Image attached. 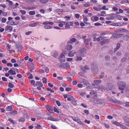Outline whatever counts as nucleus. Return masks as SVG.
I'll return each instance as SVG.
<instances>
[{
	"mask_svg": "<svg viewBox=\"0 0 129 129\" xmlns=\"http://www.w3.org/2000/svg\"><path fill=\"white\" fill-rule=\"evenodd\" d=\"M35 128L37 129H42V128L41 126L40 125L37 124L35 126Z\"/></svg>",
	"mask_w": 129,
	"mask_h": 129,
	"instance_id": "43",
	"label": "nucleus"
},
{
	"mask_svg": "<svg viewBox=\"0 0 129 129\" xmlns=\"http://www.w3.org/2000/svg\"><path fill=\"white\" fill-rule=\"evenodd\" d=\"M104 38L103 37H100L99 38H96V40L100 42V43L103 41Z\"/></svg>",
	"mask_w": 129,
	"mask_h": 129,
	"instance_id": "22",
	"label": "nucleus"
},
{
	"mask_svg": "<svg viewBox=\"0 0 129 129\" xmlns=\"http://www.w3.org/2000/svg\"><path fill=\"white\" fill-rule=\"evenodd\" d=\"M90 3H93L94 4H95L97 2V1L96 0H91L90 1Z\"/></svg>",
	"mask_w": 129,
	"mask_h": 129,
	"instance_id": "57",
	"label": "nucleus"
},
{
	"mask_svg": "<svg viewBox=\"0 0 129 129\" xmlns=\"http://www.w3.org/2000/svg\"><path fill=\"white\" fill-rule=\"evenodd\" d=\"M98 18L99 17H98L93 16L91 17L90 19L92 21L95 22L98 21Z\"/></svg>",
	"mask_w": 129,
	"mask_h": 129,
	"instance_id": "9",
	"label": "nucleus"
},
{
	"mask_svg": "<svg viewBox=\"0 0 129 129\" xmlns=\"http://www.w3.org/2000/svg\"><path fill=\"white\" fill-rule=\"evenodd\" d=\"M8 121L11 122L13 124H14V121L12 120V119L11 118H9L8 119Z\"/></svg>",
	"mask_w": 129,
	"mask_h": 129,
	"instance_id": "59",
	"label": "nucleus"
},
{
	"mask_svg": "<svg viewBox=\"0 0 129 129\" xmlns=\"http://www.w3.org/2000/svg\"><path fill=\"white\" fill-rule=\"evenodd\" d=\"M40 2L43 3H45L47 2L48 0H39Z\"/></svg>",
	"mask_w": 129,
	"mask_h": 129,
	"instance_id": "49",
	"label": "nucleus"
},
{
	"mask_svg": "<svg viewBox=\"0 0 129 129\" xmlns=\"http://www.w3.org/2000/svg\"><path fill=\"white\" fill-rule=\"evenodd\" d=\"M76 122L80 125H83V122L79 119H78Z\"/></svg>",
	"mask_w": 129,
	"mask_h": 129,
	"instance_id": "46",
	"label": "nucleus"
},
{
	"mask_svg": "<svg viewBox=\"0 0 129 129\" xmlns=\"http://www.w3.org/2000/svg\"><path fill=\"white\" fill-rule=\"evenodd\" d=\"M63 66L65 69H67L70 68V66L68 63H66L63 64Z\"/></svg>",
	"mask_w": 129,
	"mask_h": 129,
	"instance_id": "24",
	"label": "nucleus"
},
{
	"mask_svg": "<svg viewBox=\"0 0 129 129\" xmlns=\"http://www.w3.org/2000/svg\"><path fill=\"white\" fill-rule=\"evenodd\" d=\"M66 54L67 52H65L64 53L63 52L60 54V56L59 58L58 59L60 61V62H64L66 60L65 59H60L62 58H65V55H66Z\"/></svg>",
	"mask_w": 129,
	"mask_h": 129,
	"instance_id": "2",
	"label": "nucleus"
},
{
	"mask_svg": "<svg viewBox=\"0 0 129 129\" xmlns=\"http://www.w3.org/2000/svg\"><path fill=\"white\" fill-rule=\"evenodd\" d=\"M90 40V39H86L84 40V43L86 45H88Z\"/></svg>",
	"mask_w": 129,
	"mask_h": 129,
	"instance_id": "31",
	"label": "nucleus"
},
{
	"mask_svg": "<svg viewBox=\"0 0 129 129\" xmlns=\"http://www.w3.org/2000/svg\"><path fill=\"white\" fill-rule=\"evenodd\" d=\"M43 85L41 82H37L35 86H37V89L39 90H41V88L42 87Z\"/></svg>",
	"mask_w": 129,
	"mask_h": 129,
	"instance_id": "4",
	"label": "nucleus"
},
{
	"mask_svg": "<svg viewBox=\"0 0 129 129\" xmlns=\"http://www.w3.org/2000/svg\"><path fill=\"white\" fill-rule=\"evenodd\" d=\"M65 21H62L58 22V25L60 27H62L65 25Z\"/></svg>",
	"mask_w": 129,
	"mask_h": 129,
	"instance_id": "18",
	"label": "nucleus"
},
{
	"mask_svg": "<svg viewBox=\"0 0 129 129\" xmlns=\"http://www.w3.org/2000/svg\"><path fill=\"white\" fill-rule=\"evenodd\" d=\"M53 57L56 58L58 56V54L56 51H53L51 53Z\"/></svg>",
	"mask_w": 129,
	"mask_h": 129,
	"instance_id": "20",
	"label": "nucleus"
},
{
	"mask_svg": "<svg viewBox=\"0 0 129 129\" xmlns=\"http://www.w3.org/2000/svg\"><path fill=\"white\" fill-rule=\"evenodd\" d=\"M6 1L9 3V5L10 6H12L13 4V2L9 0H6Z\"/></svg>",
	"mask_w": 129,
	"mask_h": 129,
	"instance_id": "38",
	"label": "nucleus"
},
{
	"mask_svg": "<svg viewBox=\"0 0 129 129\" xmlns=\"http://www.w3.org/2000/svg\"><path fill=\"white\" fill-rule=\"evenodd\" d=\"M47 119L49 120H50L54 121H58V119H56L52 117H48V118Z\"/></svg>",
	"mask_w": 129,
	"mask_h": 129,
	"instance_id": "23",
	"label": "nucleus"
},
{
	"mask_svg": "<svg viewBox=\"0 0 129 129\" xmlns=\"http://www.w3.org/2000/svg\"><path fill=\"white\" fill-rule=\"evenodd\" d=\"M20 12L22 14L24 15L25 14L26 12L25 11L23 10H20Z\"/></svg>",
	"mask_w": 129,
	"mask_h": 129,
	"instance_id": "54",
	"label": "nucleus"
},
{
	"mask_svg": "<svg viewBox=\"0 0 129 129\" xmlns=\"http://www.w3.org/2000/svg\"><path fill=\"white\" fill-rule=\"evenodd\" d=\"M101 82V80H95L94 81V83L92 84V85L93 86H94L95 85V84L98 85Z\"/></svg>",
	"mask_w": 129,
	"mask_h": 129,
	"instance_id": "11",
	"label": "nucleus"
},
{
	"mask_svg": "<svg viewBox=\"0 0 129 129\" xmlns=\"http://www.w3.org/2000/svg\"><path fill=\"white\" fill-rule=\"evenodd\" d=\"M72 90V88H71L70 87H68L66 88V91H69L71 90Z\"/></svg>",
	"mask_w": 129,
	"mask_h": 129,
	"instance_id": "60",
	"label": "nucleus"
},
{
	"mask_svg": "<svg viewBox=\"0 0 129 129\" xmlns=\"http://www.w3.org/2000/svg\"><path fill=\"white\" fill-rule=\"evenodd\" d=\"M71 18V16H66L64 17V18L66 19V20L68 21L70 20Z\"/></svg>",
	"mask_w": 129,
	"mask_h": 129,
	"instance_id": "44",
	"label": "nucleus"
},
{
	"mask_svg": "<svg viewBox=\"0 0 129 129\" xmlns=\"http://www.w3.org/2000/svg\"><path fill=\"white\" fill-rule=\"evenodd\" d=\"M92 70L93 71L95 72V73H96L98 70V68L97 67L95 66L94 67H93V66H92Z\"/></svg>",
	"mask_w": 129,
	"mask_h": 129,
	"instance_id": "25",
	"label": "nucleus"
},
{
	"mask_svg": "<svg viewBox=\"0 0 129 129\" xmlns=\"http://www.w3.org/2000/svg\"><path fill=\"white\" fill-rule=\"evenodd\" d=\"M93 101L95 104H101L102 103L103 101L101 99H99L97 98H93Z\"/></svg>",
	"mask_w": 129,
	"mask_h": 129,
	"instance_id": "5",
	"label": "nucleus"
},
{
	"mask_svg": "<svg viewBox=\"0 0 129 129\" xmlns=\"http://www.w3.org/2000/svg\"><path fill=\"white\" fill-rule=\"evenodd\" d=\"M46 108L49 112L51 113H53V108L49 105H47L46 106Z\"/></svg>",
	"mask_w": 129,
	"mask_h": 129,
	"instance_id": "8",
	"label": "nucleus"
},
{
	"mask_svg": "<svg viewBox=\"0 0 129 129\" xmlns=\"http://www.w3.org/2000/svg\"><path fill=\"white\" fill-rule=\"evenodd\" d=\"M51 127L52 129H57V128L55 126L53 125H51Z\"/></svg>",
	"mask_w": 129,
	"mask_h": 129,
	"instance_id": "64",
	"label": "nucleus"
},
{
	"mask_svg": "<svg viewBox=\"0 0 129 129\" xmlns=\"http://www.w3.org/2000/svg\"><path fill=\"white\" fill-rule=\"evenodd\" d=\"M12 69H12V68L8 72L11 75H15L16 74L15 71H13Z\"/></svg>",
	"mask_w": 129,
	"mask_h": 129,
	"instance_id": "15",
	"label": "nucleus"
},
{
	"mask_svg": "<svg viewBox=\"0 0 129 129\" xmlns=\"http://www.w3.org/2000/svg\"><path fill=\"white\" fill-rule=\"evenodd\" d=\"M65 27L67 29L70 28L71 26H73L74 23L72 21H65Z\"/></svg>",
	"mask_w": 129,
	"mask_h": 129,
	"instance_id": "3",
	"label": "nucleus"
},
{
	"mask_svg": "<svg viewBox=\"0 0 129 129\" xmlns=\"http://www.w3.org/2000/svg\"><path fill=\"white\" fill-rule=\"evenodd\" d=\"M11 22H10V25H16L17 24H16L15 23V22H14L12 20H10Z\"/></svg>",
	"mask_w": 129,
	"mask_h": 129,
	"instance_id": "51",
	"label": "nucleus"
},
{
	"mask_svg": "<svg viewBox=\"0 0 129 129\" xmlns=\"http://www.w3.org/2000/svg\"><path fill=\"white\" fill-rule=\"evenodd\" d=\"M86 49L85 48H83L77 51V55L82 56H85L86 55Z\"/></svg>",
	"mask_w": 129,
	"mask_h": 129,
	"instance_id": "1",
	"label": "nucleus"
},
{
	"mask_svg": "<svg viewBox=\"0 0 129 129\" xmlns=\"http://www.w3.org/2000/svg\"><path fill=\"white\" fill-rule=\"evenodd\" d=\"M29 14L31 15H34L35 14V12L34 11H30L29 12Z\"/></svg>",
	"mask_w": 129,
	"mask_h": 129,
	"instance_id": "48",
	"label": "nucleus"
},
{
	"mask_svg": "<svg viewBox=\"0 0 129 129\" xmlns=\"http://www.w3.org/2000/svg\"><path fill=\"white\" fill-rule=\"evenodd\" d=\"M71 117L74 121L76 122L79 119L78 117H75L74 116H72Z\"/></svg>",
	"mask_w": 129,
	"mask_h": 129,
	"instance_id": "37",
	"label": "nucleus"
},
{
	"mask_svg": "<svg viewBox=\"0 0 129 129\" xmlns=\"http://www.w3.org/2000/svg\"><path fill=\"white\" fill-rule=\"evenodd\" d=\"M101 10H109V9L108 8H106V6H103V7L101 8Z\"/></svg>",
	"mask_w": 129,
	"mask_h": 129,
	"instance_id": "50",
	"label": "nucleus"
},
{
	"mask_svg": "<svg viewBox=\"0 0 129 129\" xmlns=\"http://www.w3.org/2000/svg\"><path fill=\"white\" fill-rule=\"evenodd\" d=\"M32 33V31H28V32H26L25 33V35H28Z\"/></svg>",
	"mask_w": 129,
	"mask_h": 129,
	"instance_id": "63",
	"label": "nucleus"
},
{
	"mask_svg": "<svg viewBox=\"0 0 129 129\" xmlns=\"http://www.w3.org/2000/svg\"><path fill=\"white\" fill-rule=\"evenodd\" d=\"M123 39L126 40H129V35L124 36L123 37Z\"/></svg>",
	"mask_w": 129,
	"mask_h": 129,
	"instance_id": "32",
	"label": "nucleus"
},
{
	"mask_svg": "<svg viewBox=\"0 0 129 129\" xmlns=\"http://www.w3.org/2000/svg\"><path fill=\"white\" fill-rule=\"evenodd\" d=\"M74 98L72 96L69 95V97H68L67 100L68 101H72L74 100Z\"/></svg>",
	"mask_w": 129,
	"mask_h": 129,
	"instance_id": "34",
	"label": "nucleus"
},
{
	"mask_svg": "<svg viewBox=\"0 0 129 129\" xmlns=\"http://www.w3.org/2000/svg\"><path fill=\"white\" fill-rule=\"evenodd\" d=\"M42 82L43 83H46L47 82V79L45 77H43L42 78Z\"/></svg>",
	"mask_w": 129,
	"mask_h": 129,
	"instance_id": "42",
	"label": "nucleus"
},
{
	"mask_svg": "<svg viewBox=\"0 0 129 129\" xmlns=\"http://www.w3.org/2000/svg\"><path fill=\"white\" fill-rule=\"evenodd\" d=\"M73 48V46L71 45H68L66 47V49L68 51L71 50Z\"/></svg>",
	"mask_w": 129,
	"mask_h": 129,
	"instance_id": "19",
	"label": "nucleus"
},
{
	"mask_svg": "<svg viewBox=\"0 0 129 129\" xmlns=\"http://www.w3.org/2000/svg\"><path fill=\"white\" fill-rule=\"evenodd\" d=\"M7 20V19L6 18H2L1 21L3 23H5Z\"/></svg>",
	"mask_w": 129,
	"mask_h": 129,
	"instance_id": "53",
	"label": "nucleus"
},
{
	"mask_svg": "<svg viewBox=\"0 0 129 129\" xmlns=\"http://www.w3.org/2000/svg\"><path fill=\"white\" fill-rule=\"evenodd\" d=\"M46 89L48 91H50L51 92H54V91L51 88H47Z\"/></svg>",
	"mask_w": 129,
	"mask_h": 129,
	"instance_id": "55",
	"label": "nucleus"
},
{
	"mask_svg": "<svg viewBox=\"0 0 129 129\" xmlns=\"http://www.w3.org/2000/svg\"><path fill=\"white\" fill-rule=\"evenodd\" d=\"M75 57L76 58L75 60L77 61H81L82 59V58L81 56H78L77 55Z\"/></svg>",
	"mask_w": 129,
	"mask_h": 129,
	"instance_id": "27",
	"label": "nucleus"
},
{
	"mask_svg": "<svg viewBox=\"0 0 129 129\" xmlns=\"http://www.w3.org/2000/svg\"><path fill=\"white\" fill-rule=\"evenodd\" d=\"M101 5H98L97 7H93V9L96 11H101Z\"/></svg>",
	"mask_w": 129,
	"mask_h": 129,
	"instance_id": "14",
	"label": "nucleus"
},
{
	"mask_svg": "<svg viewBox=\"0 0 129 129\" xmlns=\"http://www.w3.org/2000/svg\"><path fill=\"white\" fill-rule=\"evenodd\" d=\"M120 47V45L119 43H118L117 44V46L114 49V51L116 52L118 49Z\"/></svg>",
	"mask_w": 129,
	"mask_h": 129,
	"instance_id": "35",
	"label": "nucleus"
},
{
	"mask_svg": "<svg viewBox=\"0 0 129 129\" xmlns=\"http://www.w3.org/2000/svg\"><path fill=\"white\" fill-rule=\"evenodd\" d=\"M17 48L18 49V50H21L22 48V45L20 44H19L17 46Z\"/></svg>",
	"mask_w": 129,
	"mask_h": 129,
	"instance_id": "30",
	"label": "nucleus"
},
{
	"mask_svg": "<svg viewBox=\"0 0 129 129\" xmlns=\"http://www.w3.org/2000/svg\"><path fill=\"white\" fill-rule=\"evenodd\" d=\"M123 35L121 34H116L113 35V37L115 38H120Z\"/></svg>",
	"mask_w": 129,
	"mask_h": 129,
	"instance_id": "10",
	"label": "nucleus"
},
{
	"mask_svg": "<svg viewBox=\"0 0 129 129\" xmlns=\"http://www.w3.org/2000/svg\"><path fill=\"white\" fill-rule=\"evenodd\" d=\"M83 21L84 23L87 24V21H88V19L86 16H85L84 18H83Z\"/></svg>",
	"mask_w": 129,
	"mask_h": 129,
	"instance_id": "47",
	"label": "nucleus"
},
{
	"mask_svg": "<svg viewBox=\"0 0 129 129\" xmlns=\"http://www.w3.org/2000/svg\"><path fill=\"white\" fill-rule=\"evenodd\" d=\"M75 16V17L77 19L79 18L80 16V14H76Z\"/></svg>",
	"mask_w": 129,
	"mask_h": 129,
	"instance_id": "62",
	"label": "nucleus"
},
{
	"mask_svg": "<svg viewBox=\"0 0 129 129\" xmlns=\"http://www.w3.org/2000/svg\"><path fill=\"white\" fill-rule=\"evenodd\" d=\"M118 85L119 87H125L126 86V83L125 82L118 81Z\"/></svg>",
	"mask_w": 129,
	"mask_h": 129,
	"instance_id": "6",
	"label": "nucleus"
},
{
	"mask_svg": "<svg viewBox=\"0 0 129 129\" xmlns=\"http://www.w3.org/2000/svg\"><path fill=\"white\" fill-rule=\"evenodd\" d=\"M6 110L7 111H11L13 110V108L12 106H7L5 108Z\"/></svg>",
	"mask_w": 129,
	"mask_h": 129,
	"instance_id": "16",
	"label": "nucleus"
},
{
	"mask_svg": "<svg viewBox=\"0 0 129 129\" xmlns=\"http://www.w3.org/2000/svg\"><path fill=\"white\" fill-rule=\"evenodd\" d=\"M119 126H120V128L122 129H128V128L126 127L125 126L122 125L121 124Z\"/></svg>",
	"mask_w": 129,
	"mask_h": 129,
	"instance_id": "36",
	"label": "nucleus"
},
{
	"mask_svg": "<svg viewBox=\"0 0 129 129\" xmlns=\"http://www.w3.org/2000/svg\"><path fill=\"white\" fill-rule=\"evenodd\" d=\"M55 11L57 12H64V10L62 9H58L55 10Z\"/></svg>",
	"mask_w": 129,
	"mask_h": 129,
	"instance_id": "39",
	"label": "nucleus"
},
{
	"mask_svg": "<svg viewBox=\"0 0 129 129\" xmlns=\"http://www.w3.org/2000/svg\"><path fill=\"white\" fill-rule=\"evenodd\" d=\"M44 27L46 29H51L52 28L51 26L47 25H45L44 26Z\"/></svg>",
	"mask_w": 129,
	"mask_h": 129,
	"instance_id": "33",
	"label": "nucleus"
},
{
	"mask_svg": "<svg viewBox=\"0 0 129 129\" xmlns=\"http://www.w3.org/2000/svg\"><path fill=\"white\" fill-rule=\"evenodd\" d=\"M76 40V39L75 38H72L70 39V43L71 44H72L73 43L75 42Z\"/></svg>",
	"mask_w": 129,
	"mask_h": 129,
	"instance_id": "28",
	"label": "nucleus"
},
{
	"mask_svg": "<svg viewBox=\"0 0 129 129\" xmlns=\"http://www.w3.org/2000/svg\"><path fill=\"white\" fill-rule=\"evenodd\" d=\"M30 82L32 85H33L34 86H35V82L34 80H31L30 81Z\"/></svg>",
	"mask_w": 129,
	"mask_h": 129,
	"instance_id": "41",
	"label": "nucleus"
},
{
	"mask_svg": "<svg viewBox=\"0 0 129 129\" xmlns=\"http://www.w3.org/2000/svg\"><path fill=\"white\" fill-rule=\"evenodd\" d=\"M76 53L75 52H73L72 51H70L68 54V56L70 57H73L74 55Z\"/></svg>",
	"mask_w": 129,
	"mask_h": 129,
	"instance_id": "12",
	"label": "nucleus"
},
{
	"mask_svg": "<svg viewBox=\"0 0 129 129\" xmlns=\"http://www.w3.org/2000/svg\"><path fill=\"white\" fill-rule=\"evenodd\" d=\"M118 89L120 90H121L122 91L121 92V93H123V91L124 90V88L120 87H118Z\"/></svg>",
	"mask_w": 129,
	"mask_h": 129,
	"instance_id": "52",
	"label": "nucleus"
},
{
	"mask_svg": "<svg viewBox=\"0 0 129 129\" xmlns=\"http://www.w3.org/2000/svg\"><path fill=\"white\" fill-rule=\"evenodd\" d=\"M110 41V40L109 39H104V38L103 41L101 43V45H103L109 42Z\"/></svg>",
	"mask_w": 129,
	"mask_h": 129,
	"instance_id": "13",
	"label": "nucleus"
},
{
	"mask_svg": "<svg viewBox=\"0 0 129 129\" xmlns=\"http://www.w3.org/2000/svg\"><path fill=\"white\" fill-rule=\"evenodd\" d=\"M72 84L73 85H75L77 84L78 82L76 80H74L72 82Z\"/></svg>",
	"mask_w": 129,
	"mask_h": 129,
	"instance_id": "56",
	"label": "nucleus"
},
{
	"mask_svg": "<svg viewBox=\"0 0 129 129\" xmlns=\"http://www.w3.org/2000/svg\"><path fill=\"white\" fill-rule=\"evenodd\" d=\"M6 31H8L10 32L12 31L13 28L12 26L10 25H7L5 26V28Z\"/></svg>",
	"mask_w": 129,
	"mask_h": 129,
	"instance_id": "7",
	"label": "nucleus"
},
{
	"mask_svg": "<svg viewBox=\"0 0 129 129\" xmlns=\"http://www.w3.org/2000/svg\"><path fill=\"white\" fill-rule=\"evenodd\" d=\"M8 86L10 88H13L14 87L13 84H12L11 83H9L8 84Z\"/></svg>",
	"mask_w": 129,
	"mask_h": 129,
	"instance_id": "45",
	"label": "nucleus"
},
{
	"mask_svg": "<svg viewBox=\"0 0 129 129\" xmlns=\"http://www.w3.org/2000/svg\"><path fill=\"white\" fill-rule=\"evenodd\" d=\"M111 123L118 126H119L120 124L119 122L115 121H113Z\"/></svg>",
	"mask_w": 129,
	"mask_h": 129,
	"instance_id": "26",
	"label": "nucleus"
},
{
	"mask_svg": "<svg viewBox=\"0 0 129 129\" xmlns=\"http://www.w3.org/2000/svg\"><path fill=\"white\" fill-rule=\"evenodd\" d=\"M90 94L91 95H93L95 96L96 97L97 96V94L96 92L93 90L91 91L90 93Z\"/></svg>",
	"mask_w": 129,
	"mask_h": 129,
	"instance_id": "17",
	"label": "nucleus"
},
{
	"mask_svg": "<svg viewBox=\"0 0 129 129\" xmlns=\"http://www.w3.org/2000/svg\"><path fill=\"white\" fill-rule=\"evenodd\" d=\"M10 114L13 116L16 115L17 114V111H14L11 112H10Z\"/></svg>",
	"mask_w": 129,
	"mask_h": 129,
	"instance_id": "29",
	"label": "nucleus"
},
{
	"mask_svg": "<svg viewBox=\"0 0 129 129\" xmlns=\"http://www.w3.org/2000/svg\"><path fill=\"white\" fill-rule=\"evenodd\" d=\"M25 120L24 118L23 117H20L19 119V121H20L24 122Z\"/></svg>",
	"mask_w": 129,
	"mask_h": 129,
	"instance_id": "58",
	"label": "nucleus"
},
{
	"mask_svg": "<svg viewBox=\"0 0 129 129\" xmlns=\"http://www.w3.org/2000/svg\"><path fill=\"white\" fill-rule=\"evenodd\" d=\"M112 25H113V26H121L122 25L120 23H117L113 24H112Z\"/></svg>",
	"mask_w": 129,
	"mask_h": 129,
	"instance_id": "40",
	"label": "nucleus"
},
{
	"mask_svg": "<svg viewBox=\"0 0 129 129\" xmlns=\"http://www.w3.org/2000/svg\"><path fill=\"white\" fill-rule=\"evenodd\" d=\"M39 24V22H36L33 24H30L29 26L30 27H35L37 26Z\"/></svg>",
	"mask_w": 129,
	"mask_h": 129,
	"instance_id": "21",
	"label": "nucleus"
},
{
	"mask_svg": "<svg viewBox=\"0 0 129 129\" xmlns=\"http://www.w3.org/2000/svg\"><path fill=\"white\" fill-rule=\"evenodd\" d=\"M77 87L78 88H81L83 87V85L81 84H78L77 85Z\"/></svg>",
	"mask_w": 129,
	"mask_h": 129,
	"instance_id": "61",
	"label": "nucleus"
}]
</instances>
